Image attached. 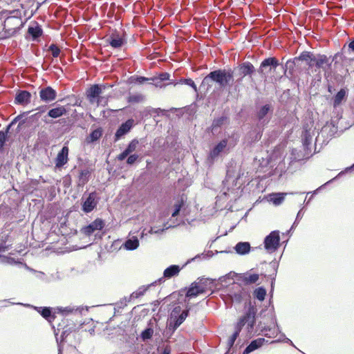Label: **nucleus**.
Here are the masks:
<instances>
[{"label": "nucleus", "mask_w": 354, "mask_h": 354, "mask_svg": "<svg viewBox=\"0 0 354 354\" xmlns=\"http://www.w3.org/2000/svg\"><path fill=\"white\" fill-rule=\"evenodd\" d=\"M105 88V84H95L91 86L86 91V98L89 102L93 104L97 102L99 104L100 102V95Z\"/></svg>", "instance_id": "9b49d317"}, {"label": "nucleus", "mask_w": 354, "mask_h": 354, "mask_svg": "<svg viewBox=\"0 0 354 354\" xmlns=\"http://www.w3.org/2000/svg\"><path fill=\"white\" fill-rule=\"evenodd\" d=\"M227 120L228 117L227 115H222L214 118L209 129H211L212 132L214 133V131H216L218 128L222 127Z\"/></svg>", "instance_id": "c9c22d12"}, {"label": "nucleus", "mask_w": 354, "mask_h": 354, "mask_svg": "<svg viewBox=\"0 0 354 354\" xmlns=\"http://www.w3.org/2000/svg\"><path fill=\"white\" fill-rule=\"evenodd\" d=\"M56 310L58 313H61L62 315H68L70 313H73L82 315V312L84 310L88 311V308L87 307H85V308L77 307L75 308L74 306H67L65 308L57 307Z\"/></svg>", "instance_id": "c85d7f7f"}, {"label": "nucleus", "mask_w": 354, "mask_h": 354, "mask_svg": "<svg viewBox=\"0 0 354 354\" xmlns=\"http://www.w3.org/2000/svg\"><path fill=\"white\" fill-rule=\"evenodd\" d=\"M153 334V329L151 327L146 328L140 333V338L143 342L150 339Z\"/></svg>", "instance_id": "09e8293b"}, {"label": "nucleus", "mask_w": 354, "mask_h": 354, "mask_svg": "<svg viewBox=\"0 0 354 354\" xmlns=\"http://www.w3.org/2000/svg\"><path fill=\"white\" fill-rule=\"evenodd\" d=\"M135 124L134 120L132 118L127 120L125 122H122L116 130L113 140L115 142L119 141L122 138H123L127 134H128Z\"/></svg>", "instance_id": "f8f14e48"}, {"label": "nucleus", "mask_w": 354, "mask_h": 354, "mask_svg": "<svg viewBox=\"0 0 354 354\" xmlns=\"http://www.w3.org/2000/svg\"><path fill=\"white\" fill-rule=\"evenodd\" d=\"M312 136L310 135V131L305 130L302 133V145L304 150H308L309 146L311 144Z\"/></svg>", "instance_id": "ea45409f"}, {"label": "nucleus", "mask_w": 354, "mask_h": 354, "mask_svg": "<svg viewBox=\"0 0 354 354\" xmlns=\"http://www.w3.org/2000/svg\"><path fill=\"white\" fill-rule=\"evenodd\" d=\"M185 290V298L188 299L194 298L201 294H204L203 288L200 287V284L196 281L192 282Z\"/></svg>", "instance_id": "6ab92c4d"}, {"label": "nucleus", "mask_w": 354, "mask_h": 354, "mask_svg": "<svg viewBox=\"0 0 354 354\" xmlns=\"http://www.w3.org/2000/svg\"><path fill=\"white\" fill-rule=\"evenodd\" d=\"M140 158V156L137 153H131L126 158V163L128 166L133 165Z\"/></svg>", "instance_id": "4d7b16f0"}, {"label": "nucleus", "mask_w": 354, "mask_h": 354, "mask_svg": "<svg viewBox=\"0 0 354 354\" xmlns=\"http://www.w3.org/2000/svg\"><path fill=\"white\" fill-rule=\"evenodd\" d=\"M281 336L283 337V339H278L272 341L271 344H274V343H277V342H284V343L289 344L290 345H291V346H294L295 348H296V346H295L293 342L291 341V339L288 338L284 333H281Z\"/></svg>", "instance_id": "0e129e2a"}, {"label": "nucleus", "mask_w": 354, "mask_h": 354, "mask_svg": "<svg viewBox=\"0 0 354 354\" xmlns=\"http://www.w3.org/2000/svg\"><path fill=\"white\" fill-rule=\"evenodd\" d=\"M138 140L136 138L133 139L127 146V147L124 149V150L121 152L119 155L117 156V160L118 161H122L127 158V157L131 154L133 151H136L138 145Z\"/></svg>", "instance_id": "5701e85b"}, {"label": "nucleus", "mask_w": 354, "mask_h": 354, "mask_svg": "<svg viewBox=\"0 0 354 354\" xmlns=\"http://www.w3.org/2000/svg\"><path fill=\"white\" fill-rule=\"evenodd\" d=\"M0 262L8 265H15L17 263L14 258L5 255H0Z\"/></svg>", "instance_id": "052dcab7"}, {"label": "nucleus", "mask_w": 354, "mask_h": 354, "mask_svg": "<svg viewBox=\"0 0 354 354\" xmlns=\"http://www.w3.org/2000/svg\"><path fill=\"white\" fill-rule=\"evenodd\" d=\"M227 145V140L226 138L221 140L218 142L213 149L209 151L208 155V160L213 162L217 158Z\"/></svg>", "instance_id": "a211bd4d"}, {"label": "nucleus", "mask_w": 354, "mask_h": 354, "mask_svg": "<svg viewBox=\"0 0 354 354\" xmlns=\"http://www.w3.org/2000/svg\"><path fill=\"white\" fill-rule=\"evenodd\" d=\"M245 77L242 75H239V77L236 80L235 84L234 85L233 89L235 92H240V86L242 84Z\"/></svg>", "instance_id": "69168bd1"}, {"label": "nucleus", "mask_w": 354, "mask_h": 354, "mask_svg": "<svg viewBox=\"0 0 354 354\" xmlns=\"http://www.w3.org/2000/svg\"><path fill=\"white\" fill-rule=\"evenodd\" d=\"M196 282L200 284V287L203 288L204 293H205L208 286L212 283V280L209 278L198 277Z\"/></svg>", "instance_id": "3c124183"}, {"label": "nucleus", "mask_w": 354, "mask_h": 354, "mask_svg": "<svg viewBox=\"0 0 354 354\" xmlns=\"http://www.w3.org/2000/svg\"><path fill=\"white\" fill-rule=\"evenodd\" d=\"M265 342H268V341L263 337H259L252 340L244 349L242 354H250V353L261 348Z\"/></svg>", "instance_id": "393cba45"}, {"label": "nucleus", "mask_w": 354, "mask_h": 354, "mask_svg": "<svg viewBox=\"0 0 354 354\" xmlns=\"http://www.w3.org/2000/svg\"><path fill=\"white\" fill-rule=\"evenodd\" d=\"M67 113L68 110L64 106H57L49 109L47 113V115L51 118L56 119L66 115Z\"/></svg>", "instance_id": "7c9ffc66"}, {"label": "nucleus", "mask_w": 354, "mask_h": 354, "mask_svg": "<svg viewBox=\"0 0 354 354\" xmlns=\"http://www.w3.org/2000/svg\"><path fill=\"white\" fill-rule=\"evenodd\" d=\"M245 296V292L243 289L238 292H235L230 295L232 301L236 304H241Z\"/></svg>", "instance_id": "37998d69"}, {"label": "nucleus", "mask_w": 354, "mask_h": 354, "mask_svg": "<svg viewBox=\"0 0 354 354\" xmlns=\"http://www.w3.org/2000/svg\"><path fill=\"white\" fill-rule=\"evenodd\" d=\"M68 147L67 146H63L62 149L58 152L55 158V167L61 168L64 167L68 160Z\"/></svg>", "instance_id": "4be33fe9"}, {"label": "nucleus", "mask_w": 354, "mask_h": 354, "mask_svg": "<svg viewBox=\"0 0 354 354\" xmlns=\"http://www.w3.org/2000/svg\"><path fill=\"white\" fill-rule=\"evenodd\" d=\"M213 256V252L211 250H208L207 252H204L201 254H198L196 255L194 258L189 259L182 267L178 265H171L165 269L163 272L162 276V282L165 281V279H171L172 277H176L179 274L180 270L188 263L194 261L195 260H207L210 259Z\"/></svg>", "instance_id": "39448f33"}, {"label": "nucleus", "mask_w": 354, "mask_h": 354, "mask_svg": "<svg viewBox=\"0 0 354 354\" xmlns=\"http://www.w3.org/2000/svg\"><path fill=\"white\" fill-rule=\"evenodd\" d=\"M302 210H303V208H301L298 212H297V214L296 216V218L293 223V224L292 225L290 230L288 231V233L291 231L292 230H293L297 225L298 223H299L300 220L302 218L303 216H304V213L302 212Z\"/></svg>", "instance_id": "e2e57ef3"}, {"label": "nucleus", "mask_w": 354, "mask_h": 354, "mask_svg": "<svg viewBox=\"0 0 354 354\" xmlns=\"http://www.w3.org/2000/svg\"><path fill=\"white\" fill-rule=\"evenodd\" d=\"M299 59H300L301 61L306 62L308 68L315 66V54L313 52L304 50L300 53Z\"/></svg>", "instance_id": "c756f323"}, {"label": "nucleus", "mask_w": 354, "mask_h": 354, "mask_svg": "<svg viewBox=\"0 0 354 354\" xmlns=\"http://www.w3.org/2000/svg\"><path fill=\"white\" fill-rule=\"evenodd\" d=\"M279 65V62L275 57H267L261 62L257 73L261 76H265L274 71Z\"/></svg>", "instance_id": "1a4fd4ad"}, {"label": "nucleus", "mask_w": 354, "mask_h": 354, "mask_svg": "<svg viewBox=\"0 0 354 354\" xmlns=\"http://www.w3.org/2000/svg\"><path fill=\"white\" fill-rule=\"evenodd\" d=\"M30 113V111H26L20 113L17 116H16L11 122L6 126V128L8 129H10V128L16 124L17 122H19L17 129L20 130L23 125L28 120V118L26 117L28 114Z\"/></svg>", "instance_id": "a878e982"}, {"label": "nucleus", "mask_w": 354, "mask_h": 354, "mask_svg": "<svg viewBox=\"0 0 354 354\" xmlns=\"http://www.w3.org/2000/svg\"><path fill=\"white\" fill-rule=\"evenodd\" d=\"M234 249L236 254L243 256L250 253L251 245L248 241H240L235 245Z\"/></svg>", "instance_id": "cd10ccee"}, {"label": "nucleus", "mask_w": 354, "mask_h": 354, "mask_svg": "<svg viewBox=\"0 0 354 354\" xmlns=\"http://www.w3.org/2000/svg\"><path fill=\"white\" fill-rule=\"evenodd\" d=\"M285 198L283 193H273L270 195V201L275 205H280Z\"/></svg>", "instance_id": "a19ab883"}, {"label": "nucleus", "mask_w": 354, "mask_h": 354, "mask_svg": "<svg viewBox=\"0 0 354 354\" xmlns=\"http://www.w3.org/2000/svg\"><path fill=\"white\" fill-rule=\"evenodd\" d=\"M266 294V289L263 286L256 288L253 292L254 297L260 301H263L265 299Z\"/></svg>", "instance_id": "79ce46f5"}, {"label": "nucleus", "mask_w": 354, "mask_h": 354, "mask_svg": "<svg viewBox=\"0 0 354 354\" xmlns=\"http://www.w3.org/2000/svg\"><path fill=\"white\" fill-rule=\"evenodd\" d=\"M305 155L300 150L292 149L290 153V159L292 161L297 162L303 160Z\"/></svg>", "instance_id": "49530a36"}, {"label": "nucleus", "mask_w": 354, "mask_h": 354, "mask_svg": "<svg viewBox=\"0 0 354 354\" xmlns=\"http://www.w3.org/2000/svg\"><path fill=\"white\" fill-rule=\"evenodd\" d=\"M272 321H273V324H274V326L277 327L276 331H275V330H272L271 328L266 327V326H265L261 330L262 331H270V333H272V335H273V336L277 335L278 333H280L281 335L282 333L281 332L280 327L277 324V318L274 315L272 316Z\"/></svg>", "instance_id": "8fccbe9b"}, {"label": "nucleus", "mask_w": 354, "mask_h": 354, "mask_svg": "<svg viewBox=\"0 0 354 354\" xmlns=\"http://www.w3.org/2000/svg\"><path fill=\"white\" fill-rule=\"evenodd\" d=\"M104 226L105 221L100 218H97L88 225L82 227L80 231L86 236H89L97 232L95 234L94 240H100L104 234V232H101L100 231L104 227Z\"/></svg>", "instance_id": "423d86ee"}, {"label": "nucleus", "mask_w": 354, "mask_h": 354, "mask_svg": "<svg viewBox=\"0 0 354 354\" xmlns=\"http://www.w3.org/2000/svg\"><path fill=\"white\" fill-rule=\"evenodd\" d=\"M31 93L25 90H19L15 97V104L19 105H27L30 102Z\"/></svg>", "instance_id": "412c9836"}, {"label": "nucleus", "mask_w": 354, "mask_h": 354, "mask_svg": "<svg viewBox=\"0 0 354 354\" xmlns=\"http://www.w3.org/2000/svg\"><path fill=\"white\" fill-rule=\"evenodd\" d=\"M21 21V19L16 15H6L4 21L5 26L8 25H15Z\"/></svg>", "instance_id": "603ef678"}, {"label": "nucleus", "mask_w": 354, "mask_h": 354, "mask_svg": "<svg viewBox=\"0 0 354 354\" xmlns=\"http://www.w3.org/2000/svg\"><path fill=\"white\" fill-rule=\"evenodd\" d=\"M160 81L164 82L166 80H169L170 77L169 73L167 72L160 73L158 76H156Z\"/></svg>", "instance_id": "774afa93"}, {"label": "nucleus", "mask_w": 354, "mask_h": 354, "mask_svg": "<svg viewBox=\"0 0 354 354\" xmlns=\"http://www.w3.org/2000/svg\"><path fill=\"white\" fill-rule=\"evenodd\" d=\"M330 62H334L335 64H337L340 62H343L345 59V56L343 55L342 51L337 52L333 56H330Z\"/></svg>", "instance_id": "5fc2aeb1"}, {"label": "nucleus", "mask_w": 354, "mask_h": 354, "mask_svg": "<svg viewBox=\"0 0 354 354\" xmlns=\"http://www.w3.org/2000/svg\"><path fill=\"white\" fill-rule=\"evenodd\" d=\"M23 26H24V23L22 21H21L20 26L17 28H6V26H5V24H3V32L1 33V39H8V38L12 37L13 35H15V33L17 32V30H19L20 28L22 27Z\"/></svg>", "instance_id": "4c0bfd02"}, {"label": "nucleus", "mask_w": 354, "mask_h": 354, "mask_svg": "<svg viewBox=\"0 0 354 354\" xmlns=\"http://www.w3.org/2000/svg\"><path fill=\"white\" fill-rule=\"evenodd\" d=\"M183 206H184V201H183V198H181L180 201H178L174 205V210L171 214V217L177 216L180 214V212Z\"/></svg>", "instance_id": "bf43d9fd"}, {"label": "nucleus", "mask_w": 354, "mask_h": 354, "mask_svg": "<svg viewBox=\"0 0 354 354\" xmlns=\"http://www.w3.org/2000/svg\"><path fill=\"white\" fill-rule=\"evenodd\" d=\"M150 84H153L156 87L162 88L164 85L162 84V81L159 80L156 76L150 77Z\"/></svg>", "instance_id": "338daca9"}, {"label": "nucleus", "mask_w": 354, "mask_h": 354, "mask_svg": "<svg viewBox=\"0 0 354 354\" xmlns=\"http://www.w3.org/2000/svg\"><path fill=\"white\" fill-rule=\"evenodd\" d=\"M234 71H237L239 75L248 77L251 82L253 81L252 76L257 71L254 65L249 61L239 64L236 68H234Z\"/></svg>", "instance_id": "ddd939ff"}, {"label": "nucleus", "mask_w": 354, "mask_h": 354, "mask_svg": "<svg viewBox=\"0 0 354 354\" xmlns=\"http://www.w3.org/2000/svg\"><path fill=\"white\" fill-rule=\"evenodd\" d=\"M102 129L101 127H98L96 129L92 131L88 136L86 137V141L88 144L93 143L102 137Z\"/></svg>", "instance_id": "f704fd0d"}, {"label": "nucleus", "mask_w": 354, "mask_h": 354, "mask_svg": "<svg viewBox=\"0 0 354 354\" xmlns=\"http://www.w3.org/2000/svg\"><path fill=\"white\" fill-rule=\"evenodd\" d=\"M234 80V70L230 68H218L211 71L203 78L200 88L206 86V89L209 90L213 83L218 84L221 88H225L232 85Z\"/></svg>", "instance_id": "f03ea898"}, {"label": "nucleus", "mask_w": 354, "mask_h": 354, "mask_svg": "<svg viewBox=\"0 0 354 354\" xmlns=\"http://www.w3.org/2000/svg\"><path fill=\"white\" fill-rule=\"evenodd\" d=\"M162 278H160L157 281H155L153 283H151L147 286H142L139 287L137 290H136L135 292H133L131 294L130 297L129 299V301L131 299H137V298H139V297L143 296L149 288L154 286L158 283L160 284L162 283Z\"/></svg>", "instance_id": "b1692460"}, {"label": "nucleus", "mask_w": 354, "mask_h": 354, "mask_svg": "<svg viewBox=\"0 0 354 354\" xmlns=\"http://www.w3.org/2000/svg\"><path fill=\"white\" fill-rule=\"evenodd\" d=\"M180 82L181 84H186V85L192 87L194 89V92L198 93L197 86H196L195 82L193 81L192 79H191V78H183V79L180 80ZM198 96V94H197V97Z\"/></svg>", "instance_id": "864d4df0"}, {"label": "nucleus", "mask_w": 354, "mask_h": 354, "mask_svg": "<svg viewBox=\"0 0 354 354\" xmlns=\"http://www.w3.org/2000/svg\"><path fill=\"white\" fill-rule=\"evenodd\" d=\"M353 171H354V163L351 166L348 167L344 170L340 171L335 177H334L333 178H332L331 180L328 181L326 183V184H328V183L337 180V178H340L342 176H343L344 174H345L346 173L353 172Z\"/></svg>", "instance_id": "6e6d98bb"}, {"label": "nucleus", "mask_w": 354, "mask_h": 354, "mask_svg": "<svg viewBox=\"0 0 354 354\" xmlns=\"http://www.w3.org/2000/svg\"><path fill=\"white\" fill-rule=\"evenodd\" d=\"M257 309L251 301L248 303V308L241 316L234 326V331L229 338L227 342L228 351L225 354H230V350L233 347L235 341L239 336L243 327L247 324L248 331L252 330L256 324V315Z\"/></svg>", "instance_id": "f257e3e1"}, {"label": "nucleus", "mask_w": 354, "mask_h": 354, "mask_svg": "<svg viewBox=\"0 0 354 354\" xmlns=\"http://www.w3.org/2000/svg\"><path fill=\"white\" fill-rule=\"evenodd\" d=\"M143 100L144 96L142 94L130 95L127 98V101L129 103H139Z\"/></svg>", "instance_id": "13d9d810"}, {"label": "nucleus", "mask_w": 354, "mask_h": 354, "mask_svg": "<svg viewBox=\"0 0 354 354\" xmlns=\"http://www.w3.org/2000/svg\"><path fill=\"white\" fill-rule=\"evenodd\" d=\"M107 41L112 48H120L126 43V39L124 35H121L118 31L115 30L109 36Z\"/></svg>", "instance_id": "dca6fc26"}, {"label": "nucleus", "mask_w": 354, "mask_h": 354, "mask_svg": "<svg viewBox=\"0 0 354 354\" xmlns=\"http://www.w3.org/2000/svg\"><path fill=\"white\" fill-rule=\"evenodd\" d=\"M259 278V275L258 274H250L249 275L244 274L242 277V281L246 285L255 283Z\"/></svg>", "instance_id": "a18cd8bd"}, {"label": "nucleus", "mask_w": 354, "mask_h": 354, "mask_svg": "<svg viewBox=\"0 0 354 354\" xmlns=\"http://www.w3.org/2000/svg\"><path fill=\"white\" fill-rule=\"evenodd\" d=\"M92 171L93 169L90 167H85L80 170L78 176L79 186H84L89 181Z\"/></svg>", "instance_id": "bb28decb"}, {"label": "nucleus", "mask_w": 354, "mask_h": 354, "mask_svg": "<svg viewBox=\"0 0 354 354\" xmlns=\"http://www.w3.org/2000/svg\"><path fill=\"white\" fill-rule=\"evenodd\" d=\"M269 266L272 270V273L268 275V278L271 280V292L273 291L275 279L277 274V270L279 268V261L276 259H274L271 262H270Z\"/></svg>", "instance_id": "72a5a7b5"}, {"label": "nucleus", "mask_w": 354, "mask_h": 354, "mask_svg": "<svg viewBox=\"0 0 354 354\" xmlns=\"http://www.w3.org/2000/svg\"><path fill=\"white\" fill-rule=\"evenodd\" d=\"M123 245L127 250H134L139 246V240L137 236H132L131 238L128 239Z\"/></svg>", "instance_id": "e433bc0d"}, {"label": "nucleus", "mask_w": 354, "mask_h": 354, "mask_svg": "<svg viewBox=\"0 0 354 354\" xmlns=\"http://www.w3.org/2000/svg\"><path fill=\"white\" fill-rule=\"evenodd\" d=\"M263 243L264 249L269 254L278 250L281 246L280 232L279 230H273L270 232L264 238Z\"/></svg>", "instance_id": "6e6552de"}, {"label": "nucleus", "mask_w": 354, "mask_h": 354, "mask_svg": "<svg viewBox=\"0 0 354 354\" xmlns=\"http://www.w3.org/2000/svg\"><path fill=\"white\" fill-rule=\"evenodd\" d=\"M27 34L30 37L32 41H38L43 35V29L37 21H33L28 26Z\"/></svg>", "instance_id": "f3484780"}, {"label": "nucleus", "mask_w": 354, "mask_h": 354, "mask_svg": "<svg viewBox=\"0 0 354 354\" xmlns=\"http://www.w3.org/2000/svg\"><path fill=\"white\" fill-rule=\"evenodd\" d=\"M39 97L41 101L48 103L55 100L57 92L51 86H48L40 90Z\"/></svg>", "instance_id": "aec40b11"}, {"label": "nucleus", "mask_w": 354, "mask_h": 354, "mask_svg": "<svg viewBox=\"0 0 354 354\" xmlns=\"http://www.w3.org/2000/svg\"><path fill=\"white\" fill-rule=\"evenodd\" d=\"M299 61H301V59H299V56L295 57L293 59H288L283 66L284 75H286L288 71L289 75H292L295 72V68Z\"/></svg>", "instance_id": "473e14b6"}, {"label": "nucleus", "mask_w": 354, "mask_h": 354, "mask_svg": "<svg viewBox=\"0 0 354 354\" xmlns=\"http://www.w3.org/2000/svg\"><path fill=\"white\" fill-rule=\"evenodd\" d=\"M192 309V306L187 304L185 310H182L180 305L175 306L169 313L167 322L169 329L174 332L186 319L189 313Z\"/></svg>", "instance_id": "20e7f679"}, {"label": "nucleus", "mask_w": 354, "mask_h": 354, "mask_svg": "<svg viewBox=\"0 0 354 354\" xmlns=\"http://www.w3.org/2000/svg\"><path fill=\"white\" fill-rule=\"evenodd\" d=\"M48 51L51 52L52 56L54 58L59 57L60 54V49L55 44H51L48 47Z\"/></svg>", "instance_id": "680f3d73"}, {"label": "nucleus", "mask_w": 354, "mask_h": 354, "mask_svg": "<svg viewBox=\"0 0 354 354\" xmlns=\"http://www.w3.org/2000/svg\"><path fill=\"white\" fill-rule=\"evenodd\" d=\"M75 330V325L69 326L66 322L62 320V323H59L57 328L54 330L56 342L58 347V354H62V343L68 335Z\"/></svg>", "instance_id": "0eeeda50"}, {"label": "nucleus", "mask_w": 354, "mask_h": 354, "mask_svg": "<svg viewBox=\"0 0 354 354\" xmlns=\"http://www.w3.org/2000/svg\"><path fill=\"white\" fill-rule=\"evenodd\" d=\"M17 304L19 305H24L28 307H31L34 308L35 310H37L45 319H46L48 322L52 323L53 321L55 320L56 318V316L55 315V312H53V309L51 307H37V306H33L30 304H24L22 303H17Z\"/></svg>", "instance_id": "2eb2a0df"}, {"label": "nucleus", "mask_w": 354, "mask_h": 354, "mask_svg": "<svg viewBox=\"0 0 354 354\" xmlns=\"http://www.w3.org/2000/svg\"><path fill=\"white\" fill-rule=\"evenodd\" d=\"M9 237L8 234L0 235V253L5 252L11 248L12 244L7 243L9 241Z\"/></svg>", "instance_id": "58836bf2"}, {"label": "nucleus", "mask_w": 354, "mask_h": 354, "mask_svg": "<svg viewBox=\"0 0 354 354\" xmlns=\"http://www.w3.org/2000/svg\"><path fill=\"white\" fill-rule=\"evenodd\" d=\"M330 57H328L324 54H315V67L317 69H322L325 74L331 69L332 62H330Z\"/></svg>", "instance_id": "4468645a"}, {"label": "nucleus", "mask_w": 354, "mask_h": 354, "mask_svg": "<svg viewBox=\"0 0 354 354\" xmlns=\"http://www.w3.org/2000/svg\"><path fill=\"white\" fill-rule=\"evenodd\" d=\"M10 130L6 127L5 130L0 131V151H2L8 140V134Z\"/></svg>", "instance_id": "de8ad7c7"}, {"label": "nucleus", "mask_w": 354, "mask_h": 354, "mask_svg": "<svg viewBox=\"0 0 354 354\" xmlns=\"http://www.w3.org/2000/svg\"><path fill=\"white\" fill-rule=\"evenodd\" d=\"M150 81V77H146L144 76L140 75H133L131 76L129 79V82L130 84H142L145 82H148Z\"/></svg>", "instance_id": "c03bdc74"}, {"label": "nucleus", "mask_w": 354, "mask_h": 354, "mask_svg": "<svg viewBox=\"0 0 354 354\" xmlns=\"http://www.w3.org/2000/svg\"><path fill=\"white\" fill-rule=\"evenodd\" d=\"M82 210L85 214H89L96 209L100 201L97 193L94 191L88 194V196L84 200L82 198Z\"/></svg>", "instance_id": "9d476101"}, {"label": "nucleus", "mask_w": 354, "mask_h": 354, "mask_svg": "<svg viewBox=\"0 0 354 354\" xmlns=\"http://www.w3.org/2000/svg\"><path fill=\"white\" fill-rule=\"evenodd\" d=\"M273 111L274 107L271 103H266L257 108L255 117L257 122L253 131L255 133L253 141H259L261 138L263 130L269 124Z\"/></svg>", "instance_id": "7ed1b4c3"}, {"label": "nucleus", "mask_w": 354, "mask_h": 354, "mask_svg": "<svg viewBox=\"0 0 354 354\" xmlns=\"http://www.w3.org/2000/svg\"><path fill=\"white\" fill-rule=\"evenodd\" d=\"M347 97V89L341 88L333 97L332 104L334 109L338 107Z\"/></svg>", "instance_id": "2f4dec72"}]
</instances>
